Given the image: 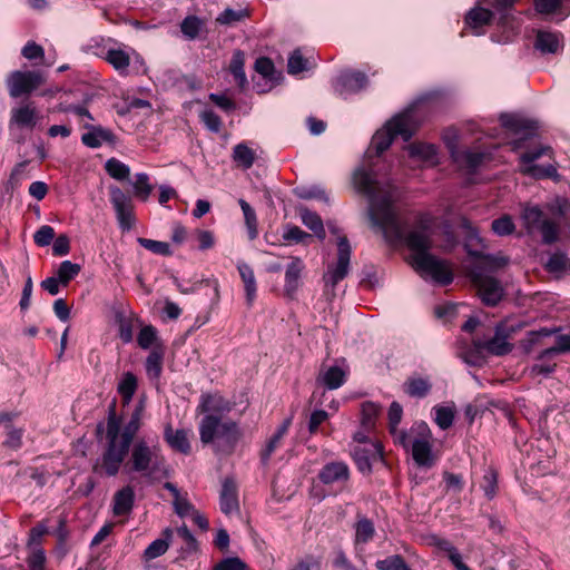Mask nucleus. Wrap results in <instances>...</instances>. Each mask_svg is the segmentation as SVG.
<instances>
[{
	"label": "nucleus",
	"mask_w": 570,
	"mask_h": 570,
	"mask_svg": "<svg viewBox=\"0 0 570 570\" xmlns=\"http://www.w3.org/2000/svg\"><path fill=\"white\" fill-rule=\"evenodd\" d=\"M110 203L115 209L116 218L122 232L130 230L135 225L134 204L119 187H110Z\"/></svg>",
	"instance_id": "obj_12"
},
{
	"label": "nucleus",
	"mask_w": 570,
	"mask_h": 570,
	"mask_svg": "<svg viewBox=\"0 0 570 570\" xmlns=\"http://www.w3.org/2000/svg\"><path fill=\"white\" fill-rule=\"evenodd\" d=\"M80 272V265L72 263L70 261H63L58 271L57 277L59 278L62 285H67L71 279H73Z\"/></svg>",
	"instance_id": "obj_49"
},
{
	"label": "nucleus",
	"mask_w": 570,
	"mask_h": 570,
	"mask_svg": "<svg viewBox=\"0 0 570 570\" xmlns=\"http://www.w3.org/2000/svg\"><path fill=\"white\" fill-rule=\"evenodd\" d=\"M379 411H380L379 405L373 402H364L362 404V409H361L362 428L365 431H370L374 428Z\"/></svg>",
	"instance_id": "obj_47"
},
{
	"label": "nucleus",
	"mask_w": 570,
	"mask_h": 570,
	"mask_svg": "<svg viewBox=\"0 0 570 570\" xmlns=\"http://www.w3.org/2000/svg\"><path fill=\"white\" fill-rule=\"evenodd\" d=\"M416 128L415 107L411 106L403 112L394 116L382 129L374 134L371 148L366 153L367 157H372V149H375V156H380L391 146L396 136H401L404 141L410 140Z\"/></svg>",
	"instance_id": "obj_3"
},
{
	"label": "nucleus",
	"mask_w": 570,
	"mask_h": 570,
	"mask_svg": "<svg viewBox=\"0 0 570 570\" xmlns=\"http://www.w3.org/2000/svg\"><path fill=\"white\" fill-rule=\"evenodd\" d=\"M318 479L326 485L344 484L350 479V469L343 461L330 462L320 470Z\"/></svg>",
	"instance_id": "obj_16"
},
{
	"label": "nucleus",
	"mask_w": 570,
	"mask_h": 570,
	"mask_svg": "<svg viewBox=\"0 0 570 570\" xmlns=\"http://www.w3.org/2000/svg\"><path fill=\"white\" fill-rule=\"evenodd\" d=\"M513 345L509 343V334L503 326H497L494 336L488 341L475 340L473 347L466 352L464 360L472 365H480L483 360V353L502 356L512 351Z\"/></svg>",
	"instance_id": "obj_8"
},
{
	"label": "nucleus",
	"mask_w": 570,
	"mask_h": 570,
	"mask_svg": "<svg viewBox=\"0 0 570 570\" xmlns=\"http://www.w3.org/2000/svg\"><path fill=\"white\" fill-rule=\"evenodd\" d=\"M138 243L144 248H146L155 254H159V255H164V256H168L171 254L170 246L168 243L142 238V237L138 238Z\"/></svg>",
	"instance_id": "obj_55"
},
{
	"label": "nucleus",
	"mask_w": 570,
	"mask_h": 570,
	"mask_svg": "<svg viewBox=\"0 0 570 570\" xmlns=\"http://www.w3.org/2000/svg\"><path fill=\"white\" fill-rule=\"evenodd\" d=\"M292 424V419L288 417L283 421V423L278 426L275 434L269 439L265 449L262 452L263 461H267L273 452L281 445L283 438L286 435L289 426Z\"/></svg>",
	"instance_id": "obj_38"
},
{
	"label": "nucleus",
	"mask_w": 570,
	"mask_h": 570,
	"mask_svg": "<svg viewBox=\"0 0 570 570\" xmlns=\"http://www.w3.org/2000/svg\"><path fill=\"white\" fill-rule=\"evenodd\" d=\"M561 45V36L557 32L539 31L535 39V48L541 52L554 53Z\"/></svg>",
	"instance_id": "obj_30"
},
{
	"label": "nucleus",
	"mask_w": 570,
	"mask_h": 570,
	"mask_svg": "<svg viewBox=\"0 0 570 570\" xmlns=\"http://www.w3.org/2000/svg\"><path fill=\"white\" fill-rule=\"evenodd\" d=\"M355 188L368 198V217L390 244L405 242L412 250L411 264L422 277L448 285L453 281V274L445 261L429 253L432 242L425 226L420 225L405 237L403 225L394 208L399 199L397 189L390 183L380 185L372 168L360 167L354 171Z\"/></svg>",
	"instance_id": "obj_1"
},
{
	"label": "nucleus",
	"mask_w": 570,
	"mask_h": 570,
	"mask_svg": "<svg viewBox=\"0 0 570 570\" xmlns=\"http://www.w3.org/2000/svg\"><path fill=\"white\" fill-rule=\"evenodd\" d=\"M431 431L426 423L414 424L407 432H400L395 443L412 451L415 463L420 466H431Z\"/></svg>",
	"instance_id": "obj_5"
},
{
	"label": "nucleus",
	"mask_w": 570,
	"mask_h": 570,
	"mask_svg": "<svg viewBox=\"0 0 570 570\" xmlns=\"http://www.w3.org/2000/svg\"><path fill=\"white\" fill-rule=\"evenodd\" d=\"M246 17H248V11L246 9L234 10L227 8L216 18V21L219 24L232 26L235 22L242 21Z\"/></svg>",
	"instance_id": "obj_51"
},
{
	"label": "nucleus",
	"mask_w": 570,
	"mask_h": 570,
	"mask_svg": "<svg viewBox=\"0 0 570 570\" xmlns=\"http://www.w3.org/2000/svg\"><path fill=\"white\" fill-rule=\"evenodd\" d=\"M200 120L206 128L213 132H219L222 128V120L217 114L210 109H206L199 115Z\"/></svg>",
	"instance_id": "obj_61"
},
{
	"label": "nucleus",
	"mask_w": 570,
	"mask_h": 570,
	"mask_svg": "<svg viewBox=\"0 0 570 570\" xmlns=\"http://www.w3.org/2000/svg\"><path fill=\"white\" fill-rule=\"evenodd\" d=\"M521 219L527 230L532 233L537 230L548 218L544 217V214L539 206L524 205L521 213Z\"/></svg>",
	"instance_id": "obj_26"
},
{
	"label": "nucleus",
	"mask_w": 570,
	"mask_h": 570,
	"mask_svg": "<svg viewBox=\"0 0 570 570\" xmlns=\"http://www.w3.org/2000/svg\"><path fill=\"white\" fill-rule=\"evenodd\" d=\"M200 27H202V22L195 16H189V17L185 18L180 24L181 32L188 39H195L199 33Z\"/></svg>",
	"instance_id": "obj_58"
},
{
	"label": "nucleus",
	"mask_w": 570,
	"mask_h": 570,
	"mask_svg": "<svg viewBox=\"0 0 570 570\" xmlns=\"http://www.w3.org/2000/svg\"><path fill=\"white\" fill-rule=\"evenodd\" d=\"M308 61L305 59L299 50H295L288 58L287 70L291 75H297L308 67Z\"/></svg>",
	"instance_id": "obj_56"
},
{
	"label": "nucleus",
	"mask_w": 570,
	"mask_h": 570,
	"mask_svg": "<svg viewBox=\"0 0 570 570\" xmlns=\"http://www.w3.org/2000/svg\"><path fill=\"white\" fill-rule=\"evenodd\" d=\"M157 340V331L154 326L148 325L140 330L137 342L141 348H149Z\"/></svg>",
	"instance_id": "obj_62"
},
{
	"label": "nucleus",
	"mask_w": 570,
	"mask_h": 570,
	"mask_svg": "<svg viewBox=\"0 0 570 570\" xmlns=\"http://www.w3.org/2000/svg\"><path fill=\"white\" fill-rule=\"evenodd\" d=\"M515 229V225L509 215H503L492 222V230L499 236L511 235Z\"/></svg>",
	"instance_id": "obj_54"
},
{
	"label": "nucleus",
	"mask_w": 570,
	"mask_h": 570,
	"mask_svg": "<svg viewBox=\"0 0 570 570\" xmlns=\"http://www.w3.org/2000/svg\"><path fill=\"white\" fill-rule=\"evenodd\" d=\"M137 390V379L131 372H126L118 384V393L122 399V403L128 405Z\"/></svg>",
	"instance_id": "obj_40"
},
{
	"label": "nucleus",
	"mask_w": 570,
	"mask_h": 570,
	"mask_svg": "<svg viewBox=\"0 0 570 570\" xmlns=\"http://www.w3.org/2000/svg\"><path fill=\"white\" fill-rule=\"evenodd\" d=\"M297 197L302 199H318L328 202L326 191L321 186H303L295 189Z\"/></svg>",
	"instance_id": "obj_52"
},
{
	"label": "nucleus",
	"mask_w": 570,
	"mask_h": 570,
	"mask_svg": "<svg viewBox=\"0 0 570 570\" xmlns=\"http://www.w3.org/2000/svg\"><path fill=\"white\" fill-rule=\"evenodd\" d=\"M432 387V383L428 377L410 376L403 384V391L411 397H425Z\"/></svg>",
	"instance_id": "obj_24"
},
{
	"label": "nucleus",
	"mask_w": 570,
	"mask_h": 570,
	"mask_svg": "<svg viewBox=\"0 0 570 570\" xmlns=\"http://www.w3.org/2000/svg\"><path fill=\"white\" fill-rule=\"evenodd\" d=\"M543 156L552 158V149L550 147H539L527 153L520 157V171L533 178H547L556 175L557 169L553 165H538L537 160Z\"/></svg>",
	"instance_id": "obj_10"
},
{
	"label": "nucleus",
	"mask_w": 570,
	"mask_h": 570,
	"mask_svg": "<svg viewBox=\"0 0 570 570\" xmlns=\"http://www.w3.org/2000/svg\"><path fill=\"white\" fill-rule=\"evenodd\" d=\"M37 120L38 115L36 107L31 102H28L11 109L9 128L32 129L37 125Z\"/></svg>",
	"instance_id": "obj_17"
},
{
	"label": "nucleus",
	"mask_w": 570,
	"mask_h": 570,
	"mask_svg": "<svg viewBox=\"0 0 570 570\" xmlns=\"http://www.w3.org/2000/svg\"><path fill=\"white\" fill-rule=\"evenodd\" d=\"M508 263L509 258L503 255H481L472 267L470 277L484 304L494 306L502 299L504 294L500 282L487 273L501 269Z\"/></svg>",
	"instance_id": "obj_2"
},
{
	"label": "nucleus",
	"mask_w": 570,
	"mask_h": 570,
	"mask_svg": "<svg viewBox=\"0 0 570 570\" xmlns=\"http://www.w3.org/2000/svg\"><path fill=\"white\" fill-rule=\"evenodd\" d=\"M352 247L345 235H338L336 259L328 263L326 272L323 275L325 287L335 286L343 281L350 273Z\"/></svg>",
	"instance_id": "obj_9"
},
{
	"label": "nucleus",
	"mask_w": 570,
	"mask_h": 570,
	"mask_svg": "<svg viewBox=\"0 0 570 570\" xmlns=\"http://www.w3.org/2000/svg\"><path fill=\"white\" fill-rule=\"evenodd\" d=\"M132 188L134 195L142 202H146L154 190V186L150 184V178L146 173L135 175Z\"/></svg>",
	"instance_id": "obj_42"
},
{
	"label": "nucleus",
	"mask_w": 570,
	"mask_h": 570,
	"mask_svg": "<svg viewBox=\"0 0 570 570\" xmlns=\"http://www.w3.org/2000/svg\"><path fill=\"white\" fill-rule=\"evenodd\" d=\"M367 85L366 76L361 71L342 72L335 82V91L340 96L356 94Z\"/></svg>",
	"instance_id": "obj_15"
},
{
	"label": "nucleus",
	"mask_w": 570,
	"mask_h": 570,
	"mask_svg": "<svg viewBox=\"0 0 570 570\" xmlns=\"http://www.w3.org/2000/svg\"><path fill=\"white\" fill-rule=\"evenodd\" d=\"M569 258L566 253L556 250L549 254L544 268L556 277H562L568 272Z\"/></svg>",
	"instance_id": "obj_28"
},
{
	"label": "nucleus",
	"mask_w": 570,
	"mask_h": 570,
	"mask_svg": "<svg viewBox=\"0 0 570 570\" xmlns=\"http://www.w3.org/2000/svg\"><path fill=\"white\" fill-rule=\"evenodd\" d=\"M543 356V351L538 355L537 362L528 368V374L532 379L539 376L547 377L554 372L557 364L552 361L554 356Z\"/></svg>",
	"instance_id": "obj_37"
},
{
	"label": "nucleus",
	"mask_w": 570,
	"mask_h": 570,
	"mask_svg": "<svg viewBox=\"0 0 570 570\" xmlns=\"http://www.w3.org/2000/svg\"><path fill=\"white\" fill-rule=\"evenodd\" d=\"M304 264L301 258L293 257L285 272V292L288 295L295 293L299 286L301 273Z\"/></svg>",
	"instance_id": "obj_25"
},
{
	"label": "nucleus",
	"mask_w": 570,
	"mask_h": 570,
	"mask_svg": "<svg viewBox=\"0 0 570 570\" xmlns=\"http://www.w3.org/2000/svg\"><path fill=\"white\" fill-rule=\"evenodd\" d=\"M435 413L434 421L438 426L442 430L449 429L454 421V409L451 406H440L436 405L433 407Z\"/></svg>",
	"instance_id": "obj_48"
},
{
	"label": "nucleus",
	"mask_w": 570,
	"mask_h": 570,
	"mask_svg": "<svg viewBox=\"0 0 570 570\" xmlns=\"http://www.w3.org/2000/svg\"><path fill=\"white\" fill-rule=\"evenodd\" d=\"M375 567L377 570H412L400 554L377 560Z\"/></svg>",
	"instance_id": "obj_50"
},
{
	"label": "nucleus",
	"mask_w": 570,
	"mask_h": 570,
	"mask_svg": "<svg viewBox=\"0 0 570 570\" xmlns=\"http://www.w3.org/2000/svg\"><path fill=\"white\" fill-rule=\"evenodd\" d=\"M245 55L240 50H236L233 53L229 70L235 78L237 85L243 88L247 83L246 75L244 71Z\"/></svg>",
	"instance_id": "obj_41"
},
{
	"label": "nucleus",
	"mask_w": 570,
	"mask_h": 570,
	"mask_svg": "<svg viewBox=\"0 0 570 570\" xmlns=\"http://www.w3.org/2000/svg\"><path fill=\"white\" fill-rule=\"evenodd\" d=\"M144 410L145 403L144 401H139L134 412L131 413L129 421L124 426H121L120 420L116 416V414L111 413L107 420V429H109L110 424H112L116 429L117 438L130 445L141 426Z\"/></svg>",
	"instance_id": "obj_13"
},
{
	"label": "nucleus",
	"mask_w": 570,
	"mask_h": 570,
	"mask_svg": "<svg viewBox=\"0 0 570 570\" xmlns=\"http://www.w3.org/2000/svg\"><path fill=\"white\" fill-rule=\"evenodd\" d=\"M347 372L340 366H331L320 375L321 382L330 390L341 387L346 380Z\"/></svg>",
	"instance_id": "obj_33"
},
{
	"label": "nucleus",
	"mask_w": 570,
	"mask_h": 570,
	"mask_svg": "<svg viewBox=\"0 0 570 570\" xmlns=\"http://www.w3.org/2000/svg\"><path fill=\"white\" fill-rule=\"evenodd\" d=\"M239 206L244 214L245 224H246V228L248 232V237H249V239H255L258 235V229H257L258 224H257V217H256L255 210L244 199H239Z\"/></svg>",
	"instance_id": "obj_45"
},
{
	"label": "nucleus",
	"mask_w": 570,
	"mask_h": 570,
	"mask_svg": "<svg viewBox=\"0 0 570 570\" xmlns=\"http://www.w3.org/2000/svg\"><path fill=\"white\" fill-rule=\"evenodd\" d=\"M407 150L410 156L413 158H417L422 161L429 163L430 165H435L438 163L436 148L434 145L414 142L407 146Z\"/></svg>",
	"instance_id": "obj_31"
},
{
	"label": "nucleus",
	"mask_w": 570,
	"mask_h": 570,
	"mask_svg": "<svg viewBox=\"0 0 570 570\" xmlns=\"http://www.w3.org/2000/svg\"><path fill=\"white\" fill-rule=\"evenodd\" d=\"M130 472L139 473L149 480L159 479L166 472L165 459L157 445H149L145 440L134 443L127 462Z\"/></svg>",
	"instance_id": "obj_4"
},
{
	"label": "nucleus",
	"mask_w": 570,
	"mask_h": 570,
	"mask_svg": "<svg viewBox=\"0 0 570 570\" xmlns=\"http://www.w3.org/2000/svg\"><path fill=\"white\" fill-rule=\"evenodd\" d=\"M83 128L88 129V132L81 136V141L85 146L89 148H99L102 144H114L115 135L111 130L101 127L95 126L90 122H85Z\"/></svg>",
	"instance_id": "obj_18"
},
{
	"label": "nucleus",
	"mask_w": 570,
	"mask_h": 570,
	"mask_svg": "<svg viewBox=\"0 0 570 570\" xmlns=\"http://www.w3.org/2000/svg\"><path fill=\"white\" fill-rule=\"evenodd\" d=\"M46 81L41 71L16 70L8 75L6 83L10 97L19 98L31 94Z\"/></svg>",
	"instance_id": "obj_11"
},
{
	"label": "nucleus",
	"mask_w": 570,
	"mask_h": 570,
	"mask_svg": "<svg viewBox=\"0 0 570 570\" xmlns=\"http://www.w3.org/2000/svg\"><path fill=\"white\" fill-rule=\"evenodd\" d=\"M199 435L205 444L218 441L233 448L239 438V430L237 423L232 420L207 414L199 424Z\"/></svg>",
	"instance_id": "obj_6"
},
{
	"label": "nucleus",
	"mask_w": 570,
	"mask_h": 570,
	"mask_svg": "<svg viewBox=\"0 0 570 570\" xmlns=\"http://www.w3.org/2000/svg\"><path fill=\"white\" fill-rule=\"evenodd\" d=\"M165 440L176 451H179L184 454H188L190 452L188 433L185 430L174 431L170 426H167L165 429Z\"/></svg>",
	"instance_id": "obj_29"
},
{
	"label": "nucleus",
	"mask_w": 570,
	"mask_h": 570,
	"mask_svg": "<svg viewBox=\"0 0 570 570\" xmlns=\"http://www.w3.org/2000/svg\"><path fill=\"white\" fill-rule=\"evenodd\" d=\"M382 456V445L377 441L365 443V445H355L353 449L354 461L363 473L371 472L373 464L381 461Z\"/></svg>",
	"instance_id": "obj_14"
},
{
	"label": "nucleus",
	"mask_w": 570,
	"mask_h": 570,
	"mask_svg": "<svg viewBox=\"0 0 570 570\" xmlns=\"http://www.w3.org/2000/svg\"><path fill=\"white\" fill-rule=\"evenodd\" d=\"M27 562L31 570H43L46 563L45 551L41 548H32Z\"/></svg>",
	"instance_id": "obj_63"
},
{
	"label": "nucleus",
	"mask_w": 570,
	"mask_h": 570,
	"mask_svg": "<svg viewBox=\"0 0 570 570\" xmlns=\"http://www.w3.org/2000/svg\"><path fill=\"white\" fill-rule=\"evenodd\" d=\"M164 538L157 539L153 541L145 550V558L147 560L156 559L163 556L169 548V540L173 537V531L170 529H166L163 532Z\"/></svg>",
	"instance_id": "obj_39"
},
{
	"label": "nucleus",
	"mask_w": 570,
	"mask_h": 570,
	"mask_svg": "<svg viewBox=\"0 0 570 570\" xmlns=\"http://www.w3.org/2000/svg\"><path fill=\"white\" fill-rule=\"evenodd\" d=\"M537 230L541 232L542 240L546 244H552L558 240L559 228L551 219H547Z\"/></svg>",
	"instance_id": "obj_57"
},
{
	"label": "nucleus",
	"mask_w": 570,
	"mask_h": 570,
	"mask_svg": "<svg viewBox=\"0 0 570 570\" xmlns=\"http://www.w3.org/2000/svg\"><path fill=\"white\" fill-rule=\"evenodd\" d=\"M450 149L454 163L468 173L475 171L487 158V155L480 151L459 150L454 146H450Z\"/></svg>",
	"instance_id": "obj_19"
},
{
	"label": "nucleus",
	"mask_w": 570,
	"mask_h": 570,
	"mask_svg": "<svg viewBox=\"0 0 570 570\" xmlns=\"http://www.w3.org/2000/svg\"><path fill=\"white\" fill-rule=\"evenodd\" d=\"M566 352H570V335H559L556 340V345L550 347V348H546L543 351V356L542 357H547V356H554L559 353H566Z\"/></svg>",
	"instance_id": "obj_60"
},
{
	"label": "nucleus",
	"mask_w": 570,
	"mask_h": 570,
	"mask_svg": "<svg viewBox=\"0 0 570 570\" xmlns=\"http://www.w3.org/2000/svg\"><path fill=\"white\" fill-rule=\"evenodd\" d=\"M492 18V11L481 7H475L468 12L465 17V23L469 28L474 30L475 35H480L481 32L479 31V29L489 24Z\"/></svg>",
	"instance_id": "obj_27"
},
{
	"label": "nucleus",
	"mask_w": 570,
	"mask_h": 570,
	"mask_svg": "<svg viewBox=\"0 0 570 570\" xmlns=\"http://www.w3.org/2000/svg\"><path fill=\"white\" fill-rule=\"evenodd\" d=\"M105 169L116 180H126L130 175V168L117 158H110L105 164Z\"/></svg>",
	"instance_id": "obj_44"
},
{
	"label": "nucleus",
	"mask_w": 570,
	"mask_h": 570,
	"mask_svg": "<svg viewBox=\"0 0 570 570\" xmlns=\"http://www.w3.org/2000/svg\"><path fill=\"white\" fill-rule=\"evenodd\" d=\"M501 125L517 134L524 132L529 135L533 129V122L523 119L517 115L503 114L500 116Z\"/></svg>",
	"instance_id": "obj_32"
},
{
	"label": "nucleus",
	"mask_w": 570,
	"mask_h": 570,
	"mask_svg": "<svg viewBox=\"0 0 570 570\" xmlns=\"http://www.w3.org/2000/svg\"><path fill=\"white\" fill-rule=\"evenodd\" d=\"M234 403L226 400L220 394H204L200 397V403L198 409L208 414H215L222 417L223 414L229 413Z\"/></svg>",
	"instance_id": "obj_21"
},
{
	"label": "nucleus",
	"mask_w": 570,
	"mask_h": 570,
	"mask_svg": "<svg viewBox=\"0 0 570 570\" xmlns=\"http://www.w3.org/2000/svg\"><path fill=\"white\" fill-rule=\"evenodd\" d=\"M481 488L484 491V494L488 499H493L497 494L498 489V474L493 469H489L485 471Z\"/></svg>",
	"instance_id": "obj_53"
},
{
	"label": "nucleus",
	"mask_w": 570,
	"mask_h": 570,
	"mask_svg": "<svg viewBox=\"0 0 570 570\" xmlns=\"http://www.w3.org/2000/svg\"><path fill=\"white\" fill-rule=\"evenodd\" d=\"M354 529H355V539H354L355 546L366 544L374 538V534H375L374 523L365 517H360L357 519V522L355 523Z\"/></svg>",
	"instance_id": "obj_35"
},
{
	"label": "nucleus",
	"mask_w": 570,
	"mask_h": 570,
	"mask_svg": "<svg viewBox=\"0 0 570 570\" xmlns=\"http://www.w3.org/2000/svg\"><path fill=\"white\" fill-rule=\"evenodd\" d=\"M135 492L129 485L124 487L117 491L114 495L112 512L115 515H127L130 513L134 507Z\"/></svg>",
	"instance_id": "obj_23"
},
{
	"label": "nucleus",
	"mask_w": 570,
	"mask_h": 570,
	"mask_svg": "<svg viewBox=\"0 0 570 570\" xmlns=\"http://www.w3.org/2000/svg\"><path fill=\"white\" fill-rule=\"evenodd\" d=\"M233 159L238 166L248 169L255 161V151L245 144H238L234 147Z\"/></svg>",
	"instance_id": "obj_43"
},
{
	"label": "nucleus",
	"mask_w": 570,
	"mask_h": 570,
	"mask_svg": "<svg viewBox=\"0 0 570 570\" xmlns=\"http://www.w3.org/2000/svg\"><path fill=\"white\" fill-rule=\"evenodd\" d=\"M283 238L287 242L307 244L312 236L297 226H289L284 232Z\"/></svg>",
	"instance_id": "obj_59"
},
{
	"label": "nucleus",
	"mask_w": 570,
	"mask_h": 570,
	"mask_svg": "<svg viewBox=\"0 0 570 570\" xmlns=\"http://www.w3.org/2000/svg\"><path fill=\"white\" fill-rule=\"evenodd\" d=\"M219 505L222 512L225 514H232L234 512H237L239 509L237 487L232 479H226L223 482Z\"/></svg>",
	"instance_id": "obj_22"
},
{
	"label": "nucleus",
	"mask_w": 570,
	"mask_h": 570,
	"mask_svg": "<svg viewBox=\"0 0 570 570\" xmlns=\"http://www.w3.org/2000/svg\"><path fill=\"white\" fill-rule=\"evenodd\" d=\"M164 351L160 347H155L147 356L145 367L149 379L158 380L163 372Z\"/></svg>",
	"instance_id": "obj_36"
},
{
	"label": "nucleus",
	"mask_w": 570,
	"mask_h": 570,
	"mask_svg": "<svg viewBox=\"0 0 570 570\" xmlns=\"http://www.w3.org/2000/svg\"><path fill=\"white\" fill-rule=\"evenodd\" d=\"M299 217L302 223L309 228L317 238H325V229L322 218L315 212L307 208H299Z\"/></svg>",
	"instance_id": "obj_34"
},
{
	"label": "nucleus",
	"mask_w": 570,
	"mask_h": 570,
	"mask_svg": "<svg viewBox=\"0 0 570 570\" xmlns=\"http://www.w3.org/2000/svg\"><path fill=\"white\" fill-rule=\"evenodd\" d=\"M107 448L101 459L94 466L97 473H105L108 476H114L118 473L121 463L128 454L130 445L122 442L116 435V429L112 424L106 431Z\"/></svg>",
	"instance_id": "obj_7"
},
{
	"label": "nucleus",
	"mask_w": 570,
	"mask_h": 570,
	"mask_svg": "<svg viewBox=\"0 0 570 570\" xmlns=\"http://www.w3.org/2000/svg\"><path fill=\"white\" fill-rule=\"evenodd\" d=\"M94 55L105 59L120 75H126L130 65V55L122 48H102L100 51H94Z\"/></svg>",
	"instance_id": "obj_20"
},
{
	"label": "nucleus",
	"mask_w": 570,
	"mask_h": 570,
	"mask_svg": "<svg viewBox=\"0 0 570 570\" xmlns=\"http://www.w3.org/2000/svg\"><path fill=\"white\" fill-rule=\"evenodd\" d=\"M403 415V409L400 403L392 402L389 409L387 417H389V428L390 432L396 442L400 432H405L404 430H399L397 425L400 424Z\"/></svg>",
	"instance_id": "obj_46"
},
{
	"label": "nucleus",
	"mask_w": 570,
	"mask_h": 570,
	"mask_svg": "<svg viewBox=\"0 0 570 570\" xmlns=\"http://www.w3.org/2000/svg\"><path fill=\"white\" fill-rule=\"evenodd\" d=\"M321 560L312 554L305 556L291 570H320Z\"/></svg>",
	"instance_id": "obj_64"
}]
</instances>
